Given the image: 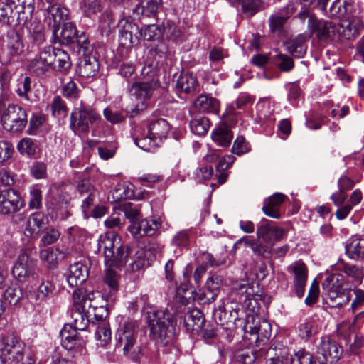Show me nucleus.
I'll return each instance as SVG.
<instances>
[{
    "mask_svg": "<svg viewBox=\"0 0 364 364\" xmlns=\"http://www.w3.org/2000/svg\"><path fill=\"white\" fill-rule=\"evenodd\" d=\"M100 120V115L94 108L81 102L70 114V127L75 133H87Z\"/></svg>",
    "mask_w": 364,
    "mask_h": 364,
    "instance_id": "obj_5",
    "label": "nucleus"
},
{
    "mask_svg": "<svg viewBox=\"0 0 364 364\" xmlns=\"http://www.w3.org/2000/svg\"><path fill=\"white\" fill-rule=\"evenodd\" d=\"M4 128L11 132H18L27 124V114L17 105H10L1 117Z\"/></svg>",
    "mask_w": 364,
    "mask_h": 364,
    "instance_id": "obj_10",
    "label": "nucleus"
},
{
    "mask_svg": "<svg viewBox=\"0 0 364 364\" xmlns=\"http://www.w3.org/2000/svg\"><path fill=\"white\" fill-rule=\"evenodd\" d=\"M28 36L33 42L40 44L45 41V34L43 25L38 22L33 21V22H27Z\"/></svg>",
    "mask_w": 364,
    "mask_h": 364,
    "instance_id": "obj_42",
    "label": "nucleus"
},
{
    "mask_svg": "<svg viewBox=\"0 0 364 364\" xmlns=\"http://www.w3.org/2000/svg\"><path fill=\"white\" fill-rule=\"evenodd\" d=\"M87 267L82 262H77L70 266L66 279L70 287H77L87 280Z\"/></svg>",
    "mask_w": 364,
    "mask_h": 364,
    "instance_id": "obj_21",
    "label": "nucleus"
},
{
    "mask_svg": "<svg viewBox=\"0 0 364 364\" xmlns=\"http://www.w3.org/2000/svg\"><path fill=\"white\" fill-rule=\"evenodd\" d=\"M73 302L80 304L78 308H84L87 311L90 309H96L100 304H105V301L99 291H90L83 288H77L73 292Z\"/></svg>",
    "mask_w": 364,
    "mask_h": 364,
    "instance_id": "obj_14",
    "label": "nucleus"
},
{
    "mask_svg": "<svg viewBox=\"0 0 364 364\" xmlns=\"http://www.w3.org/2000/svg\"><path fill=\"white\" fill-rule=\"evenodd\" d=\"M246 331L250 328V333L255 336V343L258 346L267 343L272 335V326L266 320L256 322L254 326H246Z\"/></svg>",
    "mask_w": 364,
    "mask_h": 364,
    "instance_id": "obj_24",
    "label": "nucleus"
},
{
    "mask_svg": "<svg viewBox=\"0 0 364 364\" xmlns=\"http://www.w3.org/2000/svg\"><path fill=\"white\" fill-rule=\"evenodd\" d=\"M340 275L331 274L323 282L322 287L323 290V299L329 304L328 301L331 303L338 299V296L343 291L342 284L340 282Z\"/></svg>",
    "mask_w": 364,
    "mask_h": 364,
    "instance_id": "obj_19",
    "label": "nucleus"
},
{
    "mask_svg": "<svg viewBox=\"0 0 364 364\" xmlns=\"http://www.w3.org/2000/svg\"><path fill=\"white\" fill-rule=\"evenodd\" d=\"M185 306H180V309L153 311L147 313V321L150 333L156 343L161 346L172 345L174 342V326L183 321L186 329L198 332L205 324L203 314L198 309L188 311L183 316L182 310Z\"/></svg>",
    "mask_w": 364,
    "mask_h": 364,
    "instance_id": "obj_1",
    "label": "nucleus"
},
{
    "mask_svg": "<svg viewBox=\"0 0 364 364\" xmlns=\"http://www.w3.org/2000/svg\"><path fill=\"white\" fill-rule=\"evenodd\" d=\"M61 345L73 357L84 355L86 353L85 340L80 336V333L73 328L70 324L64 325L60 332Z\"/></svg>",
    "mask_w": 364,
    "mask_h": 364,
    "instance_id": "obj_8",
    "label": "nucleus"
},
{
    "mask_svg": "<svg viewBox=\"0 0 364 364\" xmlns=\"http://www.w3.org/2000/svg\"><path fill=\"white\" fill-rule=\"evenodd\" d=\"M112 198L114 202H120L121 200L132 198L134 196V192L128 185L119 183L111 192Z\"/></svg>",
    "mask_w": 364,
    "mask_h": 364,
    "instance_id": "obj_44",
    "label": "nucleus"
},
{
    "mask_svg": "<svg viewBox=\"0 0 364 364\" xmlns=\"http://www.w3.org/2000/svg\"><path fill=\"white\" fill-rule=\"evenodd\" d=\"M119 41L123 46H136L143 38L147 41H159L162 37V28L155 24L144 26L139 29L138 26L127 18L119 21Z\"/></svg>",
    "mask_w": 364,
    "mask_h": 364,
    "instance_id": "obj_3",
    "label": "nucleus"
},
{
    "mask_svg": "<svg viewBox=\"0 0 364 364\" xmlns=\"http://www.w3.org/2000/svg\"><path fill=\"white\" fill-rule=\"evenodd\" d=\"M60 232L53 228L48 229L42 236L39 242V246L46 247L55 243L60 237Z\"/></svg>",
    "mask_w": 364,
    "mask_h": 364,
    "instance_id": "obj_62",
    "label": "nucleus"
},
{
    "mask_svg": "<svg viewBox=\"0 0 364 364\" xmlns=\"http://www.w3.org/2000/svg\"><path fill=\"white\" fill-rule=\"evenodd\" d=\"M294 11V8L288 5L284 10L270 16L269 18V26L272 33L278 35L284 32V24Z\"/></svg>",
    "mask_w": 364,
    "mask_h": 364,
    "instance_id": "obj_26",
    "label": "nucleus"
},
{
    "mask_svg": "<svg viewBox=\"0 0 364 364\" xmlns=\"http://www.w3.org/2000/svg\"><path fill=\"white\" fill-rule=\"evenodd\" d=\"M176 90L178 94L193 95L199 90V84L193 73H182L176 80Z\"/></svg>",
    "mask_w": 364,
    "mask_h": 364,
    "instance_id": "obj_23",
    "label": "nucleus"
},
{
    "mask_svg": "<svg viewBox=\"0 0 364 364\" xmlns=\"http://www.w3.org/2000/svg\"><path fill=\"white\" fill-rule=\"evenodd\" d=\"M343 350L336 341L323 337L318 345L316 358L319 364H335L342 357Z\"/></svg>",
    "mask_w": 364,
    "mask_h": 364,
    "instance_id": "obj_9",
    "label": "nucleus"
},
{
    "mask_svg": "<svg viewBox=\"0 0 364 364\" xmlns=\"http://www.w3.org/2000/svg\"><path fill=\"white\" fill-rule=\"evenodd\" d=\"M116 347L122 350L125 356L134 361L144 354L145 347L138 340L136 321L127 320L121 323L115 333Z\"/></svg>",
    "mask_w": 364,
    "mask_h": 364,
    "instance_id": "obj_2",
    "label": "nucleus"
},
{
    "mask_svg": "<svg viewBox=\"0 0 364 364\" xmlns=\"http://www.w3.org/2000/svg\"><path fill=\"white\" fill-rule=\"evenodd\" d=\"M162 36L169 41L176 42L181 37V31L172 22L167 21L163 24Z\"/></svg>",
    "mask_w": 364,
    "mask_h": 364,
    "instance_id": "obj_50",
    "label": "nucleus"
},
{
    "mask_svg": "<svg viewBox=\"0 0 364 364\" xmlns=\"http://www.w3.org/2000/svg\"><path fill=\"white\" fill-rule=\"evenodd\" d=\"M53 116L61 118L65 117L68 113V107L60 96H55L50 105Z\"/></svg>",
    "mask_w": 364,
    "mask_h": 364,
    "instance_id": "obj_53",
    "label": "nucleus"
},
{
    "mask_svg": "<svg viewBox=\"0 0 364 364\" xmlns=\"http://www.w3.org/2000/svg\"><path fill=\"white\" fill-rule=\"evenodd\" d=\"M194 108L202 113L218 114L220 110V102L210 95H200L194 102Z\"/></svg>",
    "mask_w": 364,
    "mask_h": 364,
    "instance_id": "obj_27",
    "label": "nucleus"
},
{
    "mask_svg": "<svg viewBox=\"0 0 364 364\" xmlns=\"http://www.w3.org/2000/svg\"><path fill=\"white\" fill-rule=\"evenodd\" d=\"M98 250L103 251L105 265L117 269L126 264L132 254L131 249L121 243L120 240L113 234H105L100 237Z\"/></svg>",
    "mask_w": 364,
    "mask_h": 364,
    "instance_id": "obj_4",
    "label": "nucleus"
},
{
    "mask_svg": "<svg viewBox=\"0 0 364 364\" xmlns=\"http://www.w3.org/2000/svg\"><path fill=\"white\" fill-rule=\"evenodd\" d=\"M222 278L218 275H212L208 278L205 283V296L209 303L214 301L219 292L222 284Z\"/></svg>",
    "mask_w": 364,
    "mask_h": 364,
    "instance_id": "obj_39",
    "label": "nucleus"
},
{
    "mask_svg": "<svg viewBox=\"0 0 364 364\" xmlns=\"http://www.w3.org/2000/svg\"><path fill=\"white\" fill-rule=\"evenodd\" d=\"M53 55L55 61L57 62L55 69L63 73H67L71 68V61L68 53L62 49L53 48Z\"/></svg>",
    "mask_w": 364,
    "mask_h": 364,
    "instance_id": "obj_41",
    "label": "nucleus"
},
{
    "mask_svg": "<svg viewBox=\"0 0 364 364\" xmlns=\"http://www.w3.org/2000/svg\"><path fill=\"white\" fill-rule=\"evenodd\" d=\"M287 198V197L285 195L281 193H275L264 200L262 208L263 213L270 218H280V207Z\"/></svg>",
    "mask_w": 364,
    "mask_h": 364,
    "instance_id": "obj_20",
    "label": "nucleus"
},
{
    "mask_svg": "<svg viewBox=\"0 0 364 364\" xmlns=\"http://www.w3.org/2000/svg\"><path fill=\"white\" fill-rule=\"evenodd\" d=\"M161 225V223L156 220L143 219L133 222L127 229L132 236L137 239L144 236L154 235Z\"/></svg>",
    "mask_w": 364,
    "mask_h": 364,
    "instance_id": "obj_18",
    "label": "nucleus"
},
{
    "mask_svg": "<svg viewBox=\"0 0 364 364\" xmlns=\"http://www.w3.org/2000/svg\"><path fill=\"white\" fill-rule=\"evenodd\" d=\"M2 355L8 356L10 364H33V360L27 357L23 358V343L14 336H7L3 340Z\"/></svg>",
    "mask_w": 364,
    "mask_h": 364,
    "instance_id": "obj_11",
    "label": "nucleus"
},
{
    "mask_svg": "<svg viewBox=\"0 0 364 364\" xmlns=\"http://www.w3.org/2000/svg\"><path fill=\"white\" fill-rule=\"evenodd\" d=\"M139 3L132 9L134 14L139 16H154L161 4V0H136Z\"/></svg>",
    "mask_w": 364,
    "mask_h": 364,
    "instance_id": "obj_30",
    "label": "nucleus"
},
{
    "mask_svg": "<svg viewBox=\"0 0 364 364\" xmlns=\"http://www.w3.org/2000/svg\"><path fill=\"white\" fill-rule=\"evenodd\" d=\"M12 274L18 282L25 283L31 278L37 279L38 269L30 257L26 253H22L14 264Z\"/></svg>",
    "mask_w": 364,
    "mask_h": 364,
    "instance_id": "obj_12",
    "label": "nucleus"
},
{
    "mask_svg": "<svg viewBox=\"0 0 364 364\" xmlns=\"http://www.w3.org/2000/svg\"><path fill=\"white\" fill-rule=\"evenodd\" d=\"M211 138L217 145L225 148L230 146L233 134L228 128L221 127L213 131Z\"/></svg>",
    "mask_w": 364,
    "mask_h": 364,
    "instance_id": "obj_40",
    "label": "nucleus"
},
{
    "mask_svg": "<svg viewBox=\"0 0 364 364\" xmlns=\"http://www.w3.org/2000/svg\"><path fill=\"white\" fill-rule=\"evenodd\" d=\"M287 355V349H275L269 348L267 351V364H287L285 356Z\"/></svg>",
    "mask_w": 364,
    "mask_h": 364,
    "instance_id": "obj_47",
    "label": "nucleus"
},
{
    "mask_svg": "<svg viewBox=\"0 0 364 364\" xmlns=\"http://www.w3.org/2000/svg\"><path fill=\"white\" fill-rule=\"evenodd\" d=\"M131 262L129 264L128 269L132 272L140 271L146 264L145 255L143 250H136L134 255L131 257Z\"/></svg>",
    "mask_w": 364,
    "mask_h": 364,
    "instance_id": "obj_52",
    "label": "nucleus"
},
{
    "mask_svg": "<svg viewBox=\"0 0 364 364\" xmlns=\"http://www.w3.org/2000/svg\"><path fill=\"white\" fill-rule=\"evenodd\" d=\"M31 89V80L29 77L26 76L18 80L17 89L16 90L18 95L23 97L26 100H29L28 92Z\"/></svg>",
    "mask_w": 364,
    "mask_h": 364,
    "instance_id": "obj_63",
    "label": "nucleus"
},
{
    "mask_svg": "<svg viewBox=\"0 0 364 364\" xmlns=\"http://www.w3.org/2000/svg\"><path fill=\"white\" fill-rule=\"evenodd\" d=\"M287 272L294 274V288L299 298L304 296L308 277V269L301 260L293 262L287 267Z\"/></svg>",
    "mask_w": 364,
    "mask_h": 364,
    "instance_id": "obj_15",
    "label": "nucleus"
},
{
    "mask_svg": "<svg viewBox=\"0 0 364 364\" xmlns=\"http://www.w3.org/2000/svg\"><path fill=\"white\" fill-rule=\"evenodd\" d=\"M10 78L11 76L8 70L5 69L0 70V107L9 97L10 92L8 83Z\"/></svg>",
    "mask_w": 364,
    "mask_h": 364,
    "instance_id": "obj_46",
    "label": "nucleus"
},
{
    "mask_svg": "<svg viewBox=\"0 0 364 364\" xmlns=\"http://www.w3.org/2000/svg\"><path fill=\"white\" fill-rule=\"evenodd\" d=\"M31 225L36 226L40 230L44 228V215L40 212H36L32 214L28 221V226L25 229V233L26 235H31L33 230L31 228Z\"/></svg>",
    "mask_w": 364,
    "mask_h": 364,
    "instance_id": "obj_56",
    "label": "nucleus"
},
{
    "mask_svg": "<svg viewBox=\"0 0 364 364\" xmlns=\"http://www.w3.org/2000/svg\"><path fill=\"white\" fill-rule=\"evenodd\" d=\"M242 243L250 247L255 255L266 259L269 258V246L263 245L258 239L256 240L248 236H243L237 241L236 245Z\"/></svg>",
    "mask_w": 364,
    "mask_h": 364,
    "instance_id": "obj_34",
    "label": "nucleus"
},
{
    "mask_svg": "<svg viewBox=\"0 0 364 364\" xmlns=\"http://www.w3.org/2000/svg\"><path fill=\"white\" fill-rule=\"evenodd\" d=\"M210 127V121L207 117H198L190 122V128L193 133L203 136L205 134Z\"/></svg>",
    "mask_w": 364,
    "mask_h": 364,
    "instance_id": "obj_45",
    "label": "nucleus"
},
{
    "mask_svg": "<svg viewBox=\"0 0 364 364\" xmlns=\"http://www.w3.org/2000/svg\"><path fill=\"white\" fill-rule=\"evenodd\" d=\"M274 65L283 72H289L294 67L293 59L282 53H279L274 57Z\"/></svg>",
    "mask_w": 364,
    "mask_h": 364,
    "instance_id": "obj_51",
    "label": "nucleus"
},
{
    "mask_svg": "<svg viewBox=\"0 0 364 364\" xmlns=\"http://www.w3.org/2000/svg\"><path fill=\"white\" fill-rule=\"evenodd\" d=\"M284 47L287 52L296 58L303 57L307 48L304 39L301 37H297L286 41L284 43Z\"/></svg>",
    "mask_w": 364,
    "mask_h": 364,
    "instance_id": "obj_38",
    "label": "nucleus"
},
{
    "mask_svg": "<svg viewBox=\"0 0 364 364\" xmlns=\"http://www.w3.org/2000/svg\"><path fill=\"white\" fill-rule=\"evenodd\" d=\"M14 10L10 1L0 0V21L3 23H9Z\"/></svg>",
    "mask_w": 364,
    "mask_h": 364,
    "instance_id": "obj_61",
    "label": "nucleus"
},
{
    "mask_svg": "<svg viewBox=\"0 0 364 364\" xmlns=\"http://www.w3.org/2000/svg\"><path fill=\"white\" fill-rule=\"evenodd\" d=\"M347 6L349 5L346 0H335L329 9L330 16L338 18L343 16L348 10Z\"/></svg>",
    "mask_w": 364,
    "mask_h": 364,
    "instance_id": "obj_58",
    "label": "nucleus"
},
{
    "mask_svg": "<svg viewBox=\"0 0 364 364\" xmlns=\"http://www.w3.org/2000/svg\"><path fill=\"white\" fill-rule=\"evenodd\" d=\"M134 141L139 148L147 152H154L161 144L155 137H152L149 132L146 136L135 137Z\"/></svg>",
    "mask_w": 364,
    "mask_h": 364,
    "instance_id": "obj_43",
    "label": "nucleus"
},
{
    "mask_svg": "<svg viewBox=\"0 0 364 364\" xmlns=\"http://www.w3.org/2000/svg\"><path fill=\"white\" fill-rule=\"evenodd\" d=\"M58 251V249L54 250L53 247H47L40 251L39 256L41 259L48 262L50 267L53 268L56 265L57 252Z\"/></svg>",
    "mask_w": 364,
    "mask_h": 364,
    "instance_id": "obj_64",
    "label": "nucleus"
},
{
    "mask_svg": "<svg viewBox=\"0 0 364 364\" xmlns=\"http://www.w3.org/2000/svg\"><path fill=\"white\" fill-rule=\"evenodd\" d=\"M17 175L8 168L0 169V185L11 188L16 181Z\"/></svg>",
    "mask_w": 364,
    "mask_h": 364,
    "instance_id": "obj_59",
    "label": "nucleus"
},
{
    "mask_svg": "<svg viewBox=\"0 0 364 364\" xmlns=\"http://www.w3.org/2000/svg\"><path fill=\"white\" fill-rule=\"evenodd\" d=\"M99 66V62L95 56L92 55H84L79 65L78 72L80 75L83 77H92L97 73Z\"/></svg>",
    "mask_w": 364,
    "mask_h": 364,
    "instance_id": "obj_32",
    "label": "nucleus"
},
{
    "mask_svg": "<svg viewBox=\"0 0 364 364\" xmlns=\"http://www.w3.org/2000/svg\"><path fill=\"white\" fill-rule=\"evenodd\" d=\"M69 10L60 4L48 6L46 9V19L52 28L53 36H58L59 26L61 21L68 19Z\"/></svg>",
    "mask_w": 364,
    "mask_h": 364,
    "instance_id": "obj_16",
    "label": "nucleus"
},
{
    "mask_svg": "<svg viewBox=\"0 0 364 364\" xmlns=\"http://www.w3.org/2000/svg\"><path fill=\"white\" fill-rule=\"evenodd\" d=\"M80 304L73 302V308L71 311V317L73 319V328L78 331H85L91 321L90 316L84 308H78Z\"/></svg>",
    "mask_w": 364,
    "mask_h": 364,
    "instance_id": "obj_29",
    "label": "nucleus"
},
{
    "mask_svg": "<svg viewBox=\"0 0 364 364\" xmlns=\"http://www.w3.org/2000/svg\"><path fill=\"white\" fill-rule=\"evenodd\" d=\"M28 68L36 76L46 78L55 70L53 47L46 46L40 50L29 63Z\"/></svg>",
    "mask_w": 364,
    "mask_h": 364,
    "instance_id": "obj_6",
    "label": "nucleus"
},
{
    "mask_svg": "<svg viewBox=\"0 0 364 364\" xmlns=\"http://www.w3.org/2000/svg\"><path fill=\"white\" fill-rule=\"evenodd\" d=\"M346 253L353 260L364 259V239L357 236L352 237L346 243Z\"/></svg>",
    "mask_w": 364,
    "mask_h": 364,
    "instance_id": "obj_31",
    "label": "nucleus"
},
{
    "mask_svg": "<svg viewBox=\"0 0 364 364\" xmlns=\"http://www.w3.org/2000/svg\"><path fill=\"white\" fill-rule=\"evenodd\" d=\"M80 89L77 83L73 80H70L65 83L62 88L63 95L70 100H77L80 97Z\"/></svg>",
    "mask_w": 364,
    "mask_h": 364,
    "instance_id": "obj_57",
    "label": "nucleus"
},
{
    "mask_svg": "<svg viewBox=\"0 0 364 364\" xmlns=\"http://www.w3.org/2000/svg\"><path fill=\"white\" fill-rule=\"evenodd\" d=\"M308 26L320 41H326L336 34V26L331 21L319 20L314 16L308 19Z\"/></svg>",
    "mask_w": 364,
    "mask_h": 364,
    "instance_id": "obj_17",
    "label": "nucleus"
},
{
    "mask_svg": "<svg viewBox=\"0 0 364 364\" xmlns=\"http://www.w3.org/2000/svg\"><path fill=\"white\" fill-rule=\"evenodd\" d=\"M360 23L358 19H343L336 26V33L346 39H350L358 34Z\"/></svg>",
    "mask_w": 364,
    "mask_h": 364,
    "instance_id": "obj_28",
    "label": "nucleus"
},
{
    "mask_svg": "<svg viewBox=\"0 0 364 364\" xmlns=\"http://www.w3.org/2000/svg\"><path fill=\"white\" fill-rule=\"evenodd\" d=\"M38 148L36 141L28 137L23 138L19 141L17 145V149L22 155H27L28 156H33L36 154Z\"/></svg>",
    "mask_w": 364,
    "mask_h": 364,
    "instance_id": "obj_48",
    "label": "nucleus"
},
{
    "mask_svg": "<svg viewBox=\"0 0 364 364\" xmlns=\"http://www.w3.org/2000/svg\"><path fill=\"white\" fill-rule=\"evenodd\" d=\"M77 36L75 26L71 22H67L63 24L60 33H58V36L54 37L60 44L70 45L75 43Z\"/></svg>",
    "mask_w": 364,
    "mask_h": 364,
    "instance_id": "obj_36",
    "label": "nucleus"
},
{
    "mask_svg": "<svg viewBox=\"0 0 364 364\" xmlns=\"http://www.w3.org/2000/svg\"><path fill=\"white\" fill-rule=\"evenodd\" d=\"M189 233L190 231L188 230H183L178 232L171 240V245L179 250L186 248L190 242Z\"/></svg>",
    "mask_w": 364,
    "mask_h": 364,
    "instance_id": "obj_54",
    "label": "nucleus"
},
{
    "mask_svg": "<svg viewBox=\"0 0 364 364\" xmlns=\"http://www.w3.org/2000/svg\"><path fill=\"white\" fill-rule=\"evenodd\" d=\"M111 330L107 322L100 323L96 328L95 338L102 342V345L107 344L111 340Z\"/></svg>",
    "mask_w": 364,
    "mask_h": 364,
    "instance_id": "obj_55",
    "label": "nucleus"
},
{
    "mask_svg": "<svg viewBox=\"0 0 364 364\" xmlns=\"http://www.w3.org/2000/svg\"><path fill=\"white\" fill-rule=\"evenodd\" d=\"M239 294L244 297V304L252 311L258 306V299L261 300V295L255 294L253 287L249 283L241 284L238 289Z\"/></svg>",
    "mask_w": 364,
    "mask_h": 364,
    "instance_id": "obj_35",
    "label": "nucleus"
},
{
    "mask_svg": "<svg viewBox=\"0 0 364 364\" xmlns=\"http://www.w3.org/2000/svg\"><path fill=\"white\" fill-rule=\"evenodd\" d=\"M23 206V200L17 190L12 188H0L1 215L15 213Z\"/></svg>",
    "mask_w": 364,
    "mask_h": 364,
    "instance_id": "obj_13",
    "label": "nucleus"
},
{
    "mask_svg": "<svg viewBox=\"0 0 364 364\" xmlns=\"http://www.w3.org/2000/svg\"><path fill=\"white\" fill-rule=\"evenodd\" d=\"M290 364H316L314 355L305 349L294 353L291 356Z\"/></svg>",
    "mask_w": 364,
    "mask_h": 364,
    "instance_id": "obj_49",
    "label": "nucleus"
},
{
    "mask_svg": "<svg viewBox=\"0 0 364 364\" xmlns=\"http://www.w3.org/2000/svg\"><path fill=\"white\" fill-rule=\"evenodd\" d=\"M24 44L21 36L16 31L8 33L7 51L11 56H18L24 52Z\"/></svg>",
    "mask_w": 364,
    "mask_h": 364,
    "instance_id": "obj_37",
    "label": "nucleus"
},
{
    "mask_svg": "<svg viewBox=\"0 0 364 364\" xmlns=\"http://www.w3.org/2000/svg\"><path fill=\"white\" fill-rule=\"evenodd\" d=\"M170 130V125L164 119H157L151 121L148 125V132L152 137L161 143L163 139L166 137Z\"/></svg>",
    "mask_w": 364,
    "mask_h": 364,
    "instance_id": "obj_33",
    "label": "nucleus"
},
{
    "mask_svg": "<svg viewBox=\"0 0 364 364\" xmlns=\"http://www.w3.org/2000/svg\"><path fill=\"white\" fill-rule=\"evenodd\" d=\"M55 291V286L53 282L49 280H42L33 295L35 304L43 306L54 297Z\"/></svg>",
    "mask_w": 364,
    "mask_h": 364,
    "instance_id": "obj_22",
    "label": "nucleus"
},
{
    "mask_svg": "<svg viewBox=\"0 0 364 364\" xmlns=\"http://www.w3.org/2000/svg\"><path fill=\"white\" fill-rule=\"evenodd\" d=\"M159 85L155 84L154 81L139 80L133 82L129 88V91L131 95L145 102L146 100L151 97L154 90Z\"/></svg>",
    "mask_w": 364,
    "mask_h": 364,
    "instance_id": "obj_25",
    "label": "nucleus"
},
{
    "mask_svg": "<svg viewBox=\"0 0 364 364\" xmlns=\"http://www.w3.org/2000/svg\"><path fill=\"white\" fill-rule=\"evenodd\" d=\"M14 152V149L11 143L0 140V166L12 157Z\"/></svg>",
    "mask_w": 364,
    "mask_h": 364,
    "instance_id": "obj_60",
    "label": "nucleus"
},
{
    "mask_svg": "<svg viewBox=\"0 0 364 364\" xmlns=\"http://www.w3.org/2000/svg\"><path fill=\"white\" fill-rule=\"evenodd\" d=\"M257 237L263 245L269 246V257L272 255V248L277 242L282 240L286 232L269 220L263 218L257 225Z\"/></svg>",
    "mask_w": 364,
    "mask_h": 364,
    "instance_id": "obj_7",
    "label": "nucleus"
}]
</instances>
